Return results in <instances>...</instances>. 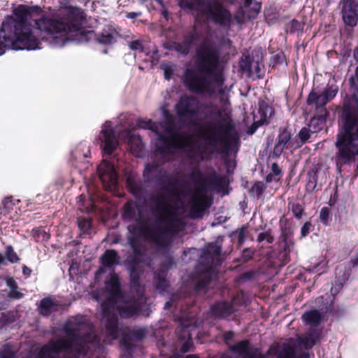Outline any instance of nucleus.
<instances>
[{"label": "nucleus", "instance_id": "nucleus-39", "mask_svg": "<svg viewBox=\"0 0 358 358\" xmlns=\"http://www.w3.org/2000/svg\"><path fill=\"white\" fill-rule=\"evenodd\" d=\"M289 206H291L292 211L297 219H300L303 213V208L300 203H289Z\"/></svg>", "mask_w": 358, "mask_h": 358}, {"label": "nucleus", "instance_id": "nucleus-16", "mask_svg": "<svg viewBox=\"0 0 358 358\" xmlns=\"http://www.w3.org/2000/svg\"><path fill=\"white\" fill-rule=\"evenodd\" d=\"M280 245L282 249V255L283 261L285 262H289V255L294 246V231L289 228H285L282 231L280 236Z\"/></svg>", "mask_w": 358, "mask_h": 358}, {"label": "nucleus", "instance_id": "nucleus-14", "mask_svg": "<svg viewBox=\"0 0 358 358\" xmlns=\"http://www.w3.org/2000/svg\"><path fill=\"white\" fill-rule=\"evenodd\" d=\"M231 350L240 355L241 358H264L259 350L252 348L248 341L237 343L231 347ZM221 358H231V357L224 355Z\"/></svg>", "mask_w": 358, "mask_h": 358}, {"label": "nucleus", "instance_id": "nucleus-20", "mask_svg": "<svg viewBox=\"0 0 358 358\" xmlns=\"http://www.w3.org/2000/svg\"><path fill=\"white\" fill-rule=\"evenodd\" d=\"M273 113L274 110L273 108L268 106L267 103L265 102L259 103L258 112L255 115V118H257V120L255 123L257 125V127L262 126L268 122Z\"/></svg>", "mask_w": 358, "mask_h": 358}, {"label": "nucleus", "instance_id": "nucleus-54", "mask_svg": "<svg viewBox=\"0 0 358 358\" xmlns=\"http://www.w3.org/2000/svg\"><path fill=\"white\" fill-rule=\"evenodd\" d=\"M312 224L310 222H306L301 229V238L306 237L310 231Z\"/></svg>", "mask_w": 358, "mask_h": 358}, {"label": "nucleus", "instance_id": "nucleus-44", "mask_svg": "<svg viewBox=\"0 0 358 358\" xmlns=\"http://www.w3.org/2000/svg\"><path fill=\"white\" fill-rule=\"evenodd\" d=\"M145 334V329H139L133 330L130 332L129 337L136 341H141L143 338Z\"/></svg>", "mask_w": 358, "mask_h": 358}, {"label": "nucleus", "instance_id": "nucleus-25", "mask_svg": "<svg viewBox=\"0 0 358 358\" xmlns=\"http://www.w3.org/2000/svg\"><path fill=\"white\" fill-rule=\"evenodd\" d=\"M120 257L114 250H107L101 257V262L103 266L111 268L119 264Z\"/></svg>", "mask_w": 358, "mask_h": 358}, {"label": "nucleus", "instance_id": "nucleus-36", "mask_svg": "<svg viewBox=\"0 0 358 358\" xmlns=\"http://www.w3.org/2000/svg\"><path fill=\"white\" fill-rule=\"evenodd\" d=\"M15 349L10 345H5L0 350V358H15Z\"/></svg>", "mask_w": 358, "mask_h": 358}, {"label": "nucleus", "instance_id": "nucleus-29", "mask_svg": "<svg viewBox=\"0 0 358 358\" xmlns=\"http://www.w3.org/2000/svg\"><path fill=\"white\" fill-rule=\"evenodd\" d=\"M319 175H324L323 172H317V171L312 169L308 172L307 182L306 189L308 192H313L317 186V178Z\"/></svg>", "mask_w": 358, "mask_h": 358}, {"label": "nucleus", "instance_id": "nucleus-10", "mask_svg": "<svg viewBox=\"0 0 358 358\" xmlns=\"http://www.w3.org/2000/svg\"><path fill=\"white\" fill-rule=\"evenodd\" d=\"M99 176L106 189L113 190L117 183V175L114 166L103 160L98 167Z\"/></svg>", "mask_w": 358, "mask_h": 358}, {"label": "nucleus", "instance_id": "nucleus-9", "mask_svg": "<svg viewBox=\"0 0 358 358\" xmlns=\"http://www.w3.org/2000/svg\"><path fill=\"white\" fill-rule=\"evenodd\" d=\"M201 103L196 98L182 96L176 106L178 115L182 120L195 116L201 108Z\"/></svg>", "mask_w": 358, "mask_h": 358}, {"label": "nucleus", "instance_id": "nucleus-57", "mask_svg": "<svg viewBox=\"0 0 358 358\" xmlns=\"http://www.w3.org/2000/svg\"><path fill=\"white\" fill-rule=\"evenodd\" d=\"M252 190L258 195L261 194L264 190L263 184L262 182L255 183L252 186Z\"/></svg>", "mask_w": 358, "mask_h": 358}, {"label": "nucleus", "instance_id": "nucleus-37", "mask_svg": "<svg viewBox=\"0 0 358 358\" xmlns=\"http://www.w3.org/2000/svg\"><path fill=\"white\" fill-rule=\"evenodd\" d=\"M257 241L259 243L266 241L267 243H272L274 241V236L271 229H268L258 234Z\"/></svg>", "mask_w": 358, "mask_h": 358}, {"label": "nucleus", "instance_id": "nucleus-41", "mask_svg": "<svg viewBox=\"0 0 358 358\" xmlns=\"http://www.w3.org/2000/svg\"><path fill=\"white\" fill-rule=\"evenodd\" d=\"M254 252L255 251L251 248H245L242 252L239 262L242 263L247 262L250 259H252Z\"/></svg>", "mask_w": 358, "mask_h": 358}, {"label": "nucleus", "instance_id": "nucleus-2", "mask_svg": "<svg viewBox=\"0 0 358 358\" xmlns=\"http://www.w3.org/2000/svg\"><path fill=\"white\" fill-rule=\"evenodd\" d=\"M182 9L195 10V18L192 30L183 37L181 43H174L172 48L186 55L192 46L202 39L196 49V66L185 72V84L190 91L196 94L212 96L224 94V78L222 74L224 57L220 48L204 34L208 28L207 22H213L221 27L230 26L233 17L217 0H178Z\"/></svg>", "mask_w": 358, "mask_h": 358}, {"label": "nucleus", "instance_id": "nucleus-52", "mask_svg": "<svg viewBox=\"0 0 358 358\" xmlns=\"http://www.w3.org/2000/svg\"><path fill=\"white\" fill-rule=\"evenodd\" d=\"M2 205H3V208H2L1 213H4V214L8 213L10 210L13 207L12 201L10 198L5 199L2 202Z\"/></svg>", "mask_w": 358, "mask_h": 358}, {"label": "nucleus", "instance_id": "nucleus-31", "mask_svg": "<svg viewBox=\"0 0 358 358\" xmlns=\"http://www.w3.org/2000/svg\"><path fill=\"white\" fill-rule=\"evenodd\" d=\"M278 358H296L294 348L291 343H284L280 347Z\"/></svg>", "mask_w": 358, "mask_h": 358}, {"label": "nucleus", "instance_id": "nucleus-60", "mask_svg": "<svg viewBox=\"0 0 358 358\" xmlns=\"http://www.w3.org/2000/svg\"><path fill=\"white\" fill-rule=\"evenodd\" d=\"M141 12H129L126 13V17L129 19H134L136 17L141 16Z\"/></svg>", "mask_w": 358, "mask_h": 358}, {"label": "nucleus", "instance_id": "nucleus-28", "mask_svg": "<svg viewBox=\"0 0 358 358\" xmlns=\"http://www.w3.org/2000/svg\"><path fill=\"white\" fill-rule=\"evenodd\" d=\"M321 317V313L317 310L305 312L302 315V320L313 327H316L320 324Z\"/></svg>", "mask_w": 358, "mask_h": 358}, {"label": "nucleus", "instance_id": "nucleus-15", "mask_svg": "<svg viewBox=\"0 0 358 358\" xmlns=\"http://www.w3.org/2000/svg\"><path fill=\"white\" fill-rule=\"evenodd\" d=\"M197 276L193 280L196 290H201L205 288L211 280L217 277V274L213 268L212 265L207 266L205 268H202L201 266L196 268Z\"/></svg>", "mask_w": 358, "mask_h": 358}, {"label": "nucleus", "instance_id": "nucleus-35", "mask_svg": "<svg viewBox=\"0 0 358 358\" xmlns=\"http://www.w3.org/2000/svg\"><path fill=\"white\" fill-rule=\"evenodd\" d=\"M31 236L38 242L48 241L50 238V235L42 229H34L31 231Z\"/></svg>", "mask_w": 358, "mask_h": 358}, {"label": "nucleus", "instance_id": "nucleus-18", "mask_svg": "<svg viewBox=\"0 0 358 358\" xmlns=\"http://www.w3.org/2000/svg\"><path fill=\"white\" fill-rule=\"evenodd\" d=\"M226 184L225 178L215 171H212L205 177L206 192L208 189L220 191Z\"/></svg>", "mask_w": 358, "mask_h": 358}, {"label": "nucleus", "instance_id": "nucleus-53", "mask_svg": "<svg viewBox=\"0 0 358 358\" xmlns=\"http://www.w3.org/2000/svg\"><path fill=\"white\" fill-rule=\"evenodd\" d=\"M274 64H282L285 63V57L283 53L279 52L272 57Z\"/></svg>", "mask_w": 358, "mask_h": 358}, {"label": "nucleus", "instance_id": "nucleus-56", "mask_svg": "<svg viewBox=\"0 0 358 358\" xmlns=\"http://www.w3.org/2000/svg\"><path fill=\"white\" fill-rule=\"evenodd\" d=\"M345 266H337L336 268V275L338 276H340L341 273H344L343 274V281H345V280L348 279V276H349V273H345Z\"/></svg>", "mask_w": 358, "mask_h": 358}, {"label": "nucleus", "instance_id": "nucleus-23", "mask_svg": "<svg viewBox=\"0 0 358 358\" xmlns=\"http://www.w3.org/2000/svg\"><path fill=\"white\" fill-rule=\"evenodd\" d=\"M320 333L317 329H310L306 334L299 337L298 341L300 345L306 349L311 348L319 340Z\"/></svg>", "mask_w": 358, "mask_h": 358}, {"label": "nucleus", "instance_id": "nucleus-33", "mask_svg": "<svg viewBox=\"0 0 358 358\" xmlns=\"http://www.w3.org/2000/svg\"><path fill=\"white\" fill-rule=\"evenodd\" d=\"M129 190L136 196H139L141 194V188L140 185L131 177H129L127 180Z\"/></svg>", "mask_w": 358, "mask_h": 358}, {"label": "nucleus", "instance_id": "nucleus-12", "mask_svg": "<svg viewBox=\"0 0 358 358\" xmlns=\"http://www.w3.org/2000/svg\"><path fill=\"white\" fill-rule=\"evenodd\" d=\"M262 6L252 0H245L243 6L241 7L234 15L238 24H243L247 20L255 18L260 11Z\"/></svg>", "mask_w": 358, "mask_h": 358}, {"label": "nucleus", "instance_id": "nucleus-63", "mask_svg": "<svg viewBox=\"0 0 358 358\" xmlns=\"http://www.w3.org/2000/svg\"><path fill=\"white\" fill-rule=\"evenodd\" d=\"M273 180H276V179L273 178V175L271 173H270V174H268V175H267L266 176V181L267 182H272Z\"/></svg>", "mask_w": 358, "mask_h": 358}, {"label": "nucleus", "instance_id": "nucleus-34", "mask_svg": "<svg viewBox=\"0 0 358 358\" xmlns=\"http://www.w3.org/2000/svg\"><path fill=\"white\" fill-rule=\"evenodd\" d=\"M206 117H211L213 116H216L221 117L222 116L221 109L217 105L212 103H210L206 106Z\"/></svg>", "mask_w": 358, "mask_h": 358}, {"label": "nucleus", "instance_id": "nucleus-49", "mask_svg": "<svg viewBox=\"0 0 358 358\" xmlns=\"http://www.w3.org/2000/svg\"><path fill=\"white\" fill-rule=\"evenodd\" d=\"M236 234L238 236V245H241L244 243V241H245V240L246 238V236H247L246 228L242 227V228L238 229L236 231Z\"/></svg>", "mask_w": 358, "mask_h": 358}, {"label": "nucleus", "instance_id": "nucleus-27", "mask_svg": "<svg viewBox=\"0 0 358 358\" xmlns=\"http://www.w3.org/2000/svg\"><path fill=\"white\" fill-rule=\"evenodd\" d=\"M322 111L323 113H320L318 116L313 117L308 124V127L310 128L312 134L318 132L323 128L324 125L327 110Z\"/></svg>", "mask_w": 358, "mask_h": 358}, {"label": "nucleus", "instance_id": "nucleus-42", "mask_svg": "<svg viewBox=\"0 0 358 358\" xmlns=\"http://www.w3.org/2000/svg\"><path fill=\"white\" fill-rule=\"evenodd\" d=\"M6 257L11 263H15L20 259L11 245L6 248Z\"/></svg>", "mask_w": 358, "mask_h": 358}, {"label": "nucleus", "instance_id": "nucleus-26", "mask_svg": "<svg viewBox=\"0 0 358 358\" xmlns=\"http://www.w3.org/2000/svg\"><path fill=\"white\" fill-rule=\"evenodd\" d=\"M168 270L166 266H162L161 268L155 273V283L156 289L162 292L165 290L167 286L166 280V273Z\"/></svg>", "mask_w": 358, "mask_h": 358}, {"label": "nucleus", "instance_id": "nucleus-40", "mask_svg": "<svg viewBox=\"0 0 358 358\" xmlns=\"http://www.w3.org/2000/svg\"><path fill=\"white\" fill-rule=\"evenodd\" d=\"M189 326H186L183 328L182 331L185 334H187V341L182 345L181 351L182 352H187L189 350V347L192 344L191 335L189 333Z\"/></svg>", "mask_w": 358, "mask_h": 358}, {"label": "nucleus", "instance_id": "nucleus-48", "mask_svg": "<svg viewBox=\"0 0 358 358\" xmlns=\"http://www.w3.org/2000/svg\"><path fill=\"white\" fill-rule=\"evenodd\" d=\"M349 83H350L351 88L355 92L357 91L358 92V66H357V68L355 69V76H352L350 78Z\"/></svg>", "mask_w": 358, "mask_h": 358}, {"label": "nucleus", "instance_id": "nucleus-55", "mask_svg": "<svg viewBox=\"0 0 358 358\" xmlns=\"http://www.w3.org/2000/svg\"><path fill=\"white\" fill-rule=\"evenodd\" d=\"M343 287V282L338 280V282H336L335 284L331 288V293L332 295H336L338 293V292Z\"/></svg>", "mask_w": 358, "mask_h": 358}, {"label": "nucleus", "instance_id": "nucleus-30", "mask_svg": "<svg viewBox=\"0 0 358 358\" xmlns=\"http://www.w3.org/2000/svg\"><path fill=\"white\" fill-rule=\"evenodd\" d=\"M6 285L9 287L10 291L8 296L10 299H20L23 296V294L18 290V285L15 279L12 277L6 278Z\"/></svg>", "mask_w": 358, "mask_h": 358}, {"label": "nucleus", "instance_id": "nucleus-1", "mask_svg": "<svg viewBox=\"0 0 358 358\" xmlns=\"http://www.w3.org/2000/svg\"><path fill=\"white\" fill-rule=\"evenodd\" d=\"M130 276L137 299L124 301L120 293L117 276L112 275L101 296H95L101 301L102 324L104 330L100 336L94 333L93 327L85 322L83 316H77L67 321L63 327L64 336L57 341H50L38 352V358H77L81 353H86L92 348L108 345L120 335L117 327V315L131 317L140 311L146 303L143 289L138 285V273L136 266L130 267Z\"/></svg>", "mask_w": 358, "mask_h": 358}, {"label": "nucleus", "instance_id": "nucleus-8", "mask_svg": "<svg viewBox=\"0 0 358 358\" xmlns=\"http://www.w3.org/2000/svg\"><path fill=\"white\" fill-rule=\"evenodd\" d=\"M189 178L194 184V191L192 192L188 203L189 214L193 218H200L203 217L205 210L209 207L208 199L204 194L206 192L205 178H203L200 170L194 169L189 175Z\"/></svg>", "mask_w": 358, "mask_h": 358}, {"label": "nucleus", "instance_id": "nucleus-22", "mask_svg": "<svg viewBox=\"0 0 358 358\" xmlns=\"http://www.w3.org/2000/svg\"><path fill=\"white\" fill-rule=\"evenodd\" d=\"M327 99L322 93L319 94L315 91H312L307 99V103L310 106L315 107L317 110H320V113H323L322 110H326L324 106L327 103Z\"/></svg>", "mask_w": 358, "mask_h": 358}, {"label": "nucleus", "instance_id": "nucleus-4", "mask_svg": "<svg viewBox=\"0 0 358 358\" xmlns=\"http://www.w3.org/2000/svg\"><path fill=\"white\" fill-rule=\"evenodd\" d=\"M136 124L155 134L157 136L155 155H161L164 159L176 149L195 150L199 154L227 153L238 140L233 125L225 120L205 122L199 129L201 143H194L192 135L180 132L171 116L161 122L141 118Z\"/></svg>", "mask_w": 358, "mask_h": 358}, {"label": "nucleus", "instance_id": "nucleus-24", "mask_svg": "<svg viewBox=\"0 0 358 358\" xmlns=\"http://www.w3.org/2000/svg\"><path fill=\"white\" fill-rule=\"evenodd\" d=\"M129 145L132 154L138 157L143 156L145 145L139 136L131 135L129 138Z\"/></svg>", "mask_w": 358, "mask_h": 358}, {"label": "nucleus", "instance_id": "nucleus-7", "mask_svg": "<svg viewBox=\"0 0 358 358\" xmlns=\"http://www.w3.org/2000/svg\"><path fill=\"white\" fill-rule=\"evenodd\" d=\"M337 152L335 156L339 171L344 164L355 160L358 155V116L350 113L345 115L343 129L337 137L335 143Z\"/></svg>", "mask_w": 358, "mask_h": 358}, {"label": "nucleus", "instance_id": "nucleus-50", "mask_svg": "<svg viewBox=\"0 0 358 358\" xmlns=\"http://www.w3.org/2000/svg\"><path fill=\"white\" fill-rule=\"evenodd\" d=\"M78 227L84 233L87 232L91 227L90 222L87 220L79 219Z\"/></svg>", "mask_w": 358, "mask_h": 358}, {"label": "nucleus", "instance_id": "nucleus-43", "mask_svg": "<svg viewBox=\"0 0 358 358\" xmlns=\"http://www.w3.org/2000/svg\"><path fill=\"white\" fill-rule=\"evenodd\" d=\"M157 2L163 8H164V4L163 0H140L141 3L145 4L148 10H152L155 9V6L154 5V2Z\"/></svg>", "mask_w": 358, "mask_h": 358}, {"label": "nucleus", "instance_id": "nucleus-51", "mask_svg": "<svg viewBox=\"0 0 358 358\" xmlns=\"http://www.w3.org/2000/svg\"><path fill=\"white\" fill-rule=\"evenodd\" d=\"M129 47L132 50H138L140 52L143 51V47L142 42L139 40H135L133 41H131L129 43Z\"/></svg>", "mask_w": 358, "mask_h": 358}, {"label": "nucleus", "instance_id": "nucleus-45", "mask_svg": "<svg viewBox=\"0 0 358 358\" xmlns=\"http://www.w3.org/2000/svg\"><path fill=\"white\" fill-rule=\"evenodd\" d=\"M115 41V37L113 34L108 33L106 34H102L101 36L98 38V41L100 43L103 44H110L113 43Z\"/></svg>", "mask_w": 358, "mask_h": 358}, {"label": "nucleus", "instance_id": "nucleus-6", "mask_svg": "<svg viewBox=\"0 0 358 358\" xmlns=\"http://www.w3.org/2000/svg\"><path fill=\"white\" fill-rule=\"evenodd\" d=\"M143 178L147 182H153L160 189L148 196V204L152 213L164 224L171 226L175 231L183 229L184 222L177 213L173 203L176 194L177 178L158 164H147L143 171Z\"/></svg>", "mask_w": 358, "mask_h": 358}, {"label": "nucleus", "instance_id": "nucleus-19", "mask_svg": "<svg viewBox=\"0 0 358 358\" xmlns=\"http://www.w3.org/2000/svg\"><path fill=\"white\" fill-rule=\"evenodd\" d=\"M61 306L57 300L51 297H45L41 301L38 310L40 315L47 317L59 310Z\"/></svg>", "mask_w": 358, "mask_h": 358}, {"label": "nucleus", "instance_id": "nucleus-58", "mask_svg": "<svg viewBox=\"0 0 358 358\" xmlns=\"http://www.w3.org/2000/svg\"><path fill=\"white\" fill-rule=\"evenodd\" d=\"M272 174L275 176H278L281 174V169L279 167L277 163H273L271 165Z\"/></svg>", "mask_w": 358, "mask_h": 358}, {"label": "nucleus", "instance_id": "nucleus-62", "mask_svg": "<svg viewBox=\"0 0 358 358\" xmlns=\"http://www.w3.org/2000/svg\"><path fill=\"white\" fill-rule=\"evenodd\" d=\"M22 272L24 275L29 276L31 273V270L26 266L22 268Z\"/></svg>", "mask_w": 358, "mask_h": 358}, {"label": "nucleus", "instance_id": "nucleus-13", "mask_svg": "<svg viewBox=\"0 0 358 358\" xmlns=\"http://www.w3.org/2000/svg\"><path fill=\"white\" fill-rule=\"evenodd\" d=\"M99 139L103 143V145H101V147L104 153L111 155L117 148L118 142L110 122H106L103 125Z\"/></svg>", "mask_w": 358, "mask_h": 358}, {"label": "nucleus", "instance_id": "nucleus-21", "mask_svg": "<svg viewBox=\"0 0 358 358\" xmlns=\"http://www.w3.org/2000/svg\"><path fill=\"white\" fill-rule=\"evenodd\" d=\"M211 312L216 317L226 318L234 312V309L230 303L219 302L211 306Z\"/></svg>", "mask_w": 358, "mask_h": 358}, {"label": "nucleus", "instance_id": "nucleus-47", "mask_svg": "<svg viewBox=\"0 0 358 358\" xmlns=\"http://www.w3.org/2000/svg\"><path fill=\"white\" fill-rule=\"evenodd\" d=\"M338 92V89L334 88L333 87H329L327 90H325L322 94L324 96H325L327 99V101L329 102L330 100H331L336 95Z\"/></svg>", "mask_w": 358, "mask_h": 358}, {"label": "nucleus", "instance_id": "nucleus-5", "mask_svg": "<svg viewBox=\"0 0 358 358\" xmlns=\"http://www.w3.org/2000/svg\"><path fill=\"white\" fill-rule=\"evenodd\" d=\"M123 217L128 221H134L136 224L128 226L129 235L128 243L135 255V259H138L140 255L137 248L139 238H144L153 242L158 248H165L170 245L173 236L182 230L175 231L173 227L168 226L159 220L148 204L141 205L133 201L124 204Z\"/></svg>", "mask_w": 358, "mask_h": 358}, {"label": "nucleus", "instance_id": "nucleus-46", "mask_svg": "<svg viewBox=\"0 0 358 358\" xmlns=\"http://www.w3.org/2000/svg\"><path fill=\"white\" fill-rule=\"evenodd\" d=\"M310 134L312 132L308 127H303L299 133V137L302 143H305L310 138Z\"/></svg>", "mask_w": 358, "mask_h": 358}, {"label": "nucleus", "instance_id": "nucleus-32", "mask_svg": "<svg viewBox=\"0 0 358 358\" xmlns=\"http://www.w3.org/2000/svg\"><path fill=\"white\" fill-rule=\"evenodd\" d=\"M240 66L243 70L248 71L250 73H253L254 71L256 73H259L260 71L259 64L258 62H250L244 61L243 59L241 62Z\"/></svg>", "mask_w": 358, "mask_h": 358}, {"label": "nucleus", "instance_id": "nucleus-17", "mask_svg": "<svg viewBox=\"0 0 358 358\" xmlns=\"http://www.w3.org/2000/svg\"><path fill=\"white\" fill-rule=\"evenodd\" d=\"M292 136L286 129L280 131L272 152V157H279L285 149L292 148Z\"/></svg>", "mask_w": 358, "mask_h": 358}, {"label": "nucleus", "instance_id": "nucleus-11", "mask_svg": "<svg viewBox=\"0 0 358 358\" xmlns=\"http://www.w3.org/2000/svg\"><path fill=\"white\" fill-rule=\"evenodd\" d=\"M342 19L346 26L354 27L358 22V1L357 0H342Z\"/></svg>", "mask_w": 358, "mask_h": 358}, {"label": "nucleus", "instance_id": "nucleus-64", "mask_svg": "<svg viewBox=\"0 0 358 358\" xmlns=\"http://www.w3.org/2000/svg\"><path fill=\"white\" fill-rule=\"evenodd\" d=\"M123 341H124V345L125 346V348L129 350L130 348H131V346H130V344L127 342V335H124V338H123Z\"/></svg>", "mask_w": 358, "mask_h": 358}, {"label": "nucleus", "instance_id": "nucleus-38", "mask_svg": "<svg viewBox=\"0 0 358 358\" xmlns=\"http://www.w3.org/2000/svg\"><path fill=\"white\" fill-rule=\"evenodd\" d=\"M331 220L330 210L329 208L324 207L321 209L320 213V220L324 225H327L329 224V222Z\"/></svg>", "mask_w": 358, "mask_h": 358}, {"label": "nucleus", "instance_id": "nucleus-61", "mask_svg": "<svg viewBox=\"0 0 358 358\" xmlns=\"http://www.w3.org/2000/svg\"><path fill=\"white\" fill-rule=\"evenodd\" d=\"M291 27L293 30H296L300 28L301 24L299 22L293 20L291 23Z\"/></svg>", "mask_w": 358, "mask_h": 358}, {"label": "nucleus", "instance_id": "nucleus-3", "mask_svg": "<svg viewBox=\"0 0 358 358\" xmlns=\"http://www.w3.org/2000/svg\"><path fill=\"white\" fill-rule=\"evenodd\" d=\"M15 17H6L0 29V55L6 48L13 50H36L40 48V40L46 33L63 45L69 41L88 42L94 37L92 31H85L82 27L83 12L78 8H69L63 17H33L31 8L25 5L16 7Z\"/></svg>", "mask_w": 358, "mask_h": 358}, {"label": "nucleus", "instance_id": "nucleus-59", "mask_svg": "<svg viewBox=\"0 0 358 358\" xmlns=\"http://www.w3.org/2000/svg\"><path fill=\"white\" fill-rule=\"evenodd\" d=\"M164 78L169 80L173 74V70L169 66H164Z\"/></svg>", "mask_w": 358, "mask_h": 358}]
</instances>
